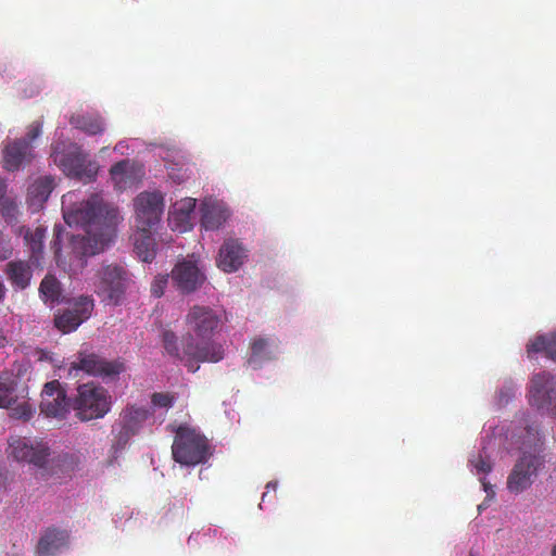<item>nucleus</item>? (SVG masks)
Listing matches in <instances>:
<instances>
[{
	"label": "nucleus",
	"instance_id": "f03ea898",
	"mask_svg": "<svg viewBox=\"0 0 556 556\" xmlns=\"http://www.w3.org/2000/svg\"><path fill=\"white\" fill-rule=\"evenodd\" d=\"M220 316L212 307L195 304L186 314L187 333L184 336V354L188 359L217 363L224 358L223 346L211 338L219 328Z\"/></svg>",
	"mask_w": 556,
	"mask_h": 556
},
{
	"label": "nucleus",
	"instance_id": "c756f323",
	"mask_svg": "<svg viewBox=\"0 0 556 556\" xmlns=\"http://www.w3.org/2000/svg\"><path fill=\"white\" fill-rule=\"evenodd\" d=\"M269 358L267 353V340L263 338L255 339L251 344V356L249 364L253 365L258 363L261 359Z\"/></svg>",
	"mask_w": 556,
	"mask_h": 556
},
{
	"label": "nucleus",
	"instance_id": "ddd939ff",
	"mask_svg": "<svg viewBox=\"0 0 556 556\" xmlns=\"http://www.w3.org/2000/svg\"><path fill=\"white\" fill-rule=\"evenodd\" d=\"M9 455L17 462H26L37 467H43L49 456V448L42 443L34 444L21 437L9 439Z\"/></svg>",
	"mask_w": 556,
	"mask_h": 556
},
{
	"label": "nucleus",
	"instance_id": "473e14b6",
	"mask_svg": "<svg viewBox=\"0 0 556 556\" xmlns=\"http://www.w3.org/2000/svg\"><path fill=\"white\" fill-rule=\"evenodd\" d=\"M195 207V200L194 199H186L180 203V206L176 208V212L174 213V218L177 217L180 218L182 223H187L189 219V214L193 212Z\"/></svg>",
	"mask_w": 556,
	"mask_h": 556
},
{
	"label": "nucleus",
	"instance_id": "aec40b11",
	"mask_svg": "<svg viewBox=\"0 0 556 556\" xmlns=\"http://www.w3.org/2000/svg\"><path fill=\"white\" fill-rule=\"evenodd\" d=\"M200 211L201 225L206 230L218 229L229 217L228 210L223 204L212 200L203 201Z\"/></svg>",
	"mask_w": 556,
	"mask_h": 556
},
{
	"label": "nucleus",
	"instance_id": "4c0bfd02",
	"mask_svg": "<svg viewBox=\"0 0 556 556\" xmlns=\"http://www.w3.org/2000/svg\"><path fill=\"white\" fill-rule=\"evenodd\" d=\"M55 230H56V235H55V240L53 242V249H54L56 260L60 261V248L58 247V244L60 241L61 232L56 228H55Z\"/></svg>",
	"mask_w": 556,
	"mask_h": 556
},
{
	"label": "nucleus",
	"instance_id": "412c9836",
	"mask_svg": "<svg viewBox=\"0 0 556 556\" xmlns=\"http://www.w3.org/2000/svg\"><path fill=\"white\" fill-rule=\"evenodd\" d=\"M155 229H137L134 235V251L146 263H150L156 255V243L153 238Z\"/></svg>",
	"mask_w": 556,
	"mask_h": 556
},
{
	"label": "nucleus",
	"instance_id": "6e6552de",
	"mask_svg": "<svg viewBox=\"0 0 556 556\" xmlns=\"http://www.w3.org/2000/svg\"><path fill=\"white\" fill-rule=\"evenodd\" d=\"M126 369L125 363L121 359L108 361L103 356L80 351L76 359L71 363L70 372L84 371L85 374L103 380H114Z\"/></svg>",
	"mask_w": 556,
	"mask_h": 556
},
{
	"label": "nucleus",
	"instance_id": "c85d7f7f",
	"mask_svg": "<svg viewBox=\"0 0 556 556\" xmlns=\"http://www.w3.org/2000/svg\"><path fill=\"white\" fill-rule=\"evenodd\" d=\"M45 232L43 228L37 227L34 231H27L24 237L34 258H38V255L42 252Z\"/></svg>",
	"mask_w": 556,
	"mask_h": 556
},
{
	"label": "nucleus",
	"instance_id": "a878e982",
	"mask_svg": "<svg viewBox=\"0 0 556 556\" xmlns=\"http://www.w3.org/2000/svg\"><path fill=\"white\" fill-rule=\"evenodd\" d=\"M162 341L166 353L175 357L177 359L184 361L186 359V366L189 371L195 372L199 369V366L195 365V361L188 359V357L184 354V339L181 340V348L178 342V338L172 330H165L162 336Z\"/></svg>",
	"mask_w": 556,
	"mask_h": 556
},
{
	"label": "nucleus",
	"instance_id": "ea45409f",
	"mask_svg": "<svg viewBox=\"0 0 556 556\" xmlns=\"http://www.w3.org/2000/svg\"><path fill=\"white\" fill-rule=\"evenodd\" d=\"M7 344V339L5 337L3 336L2 331L0 330V349L1 348H4Z\"/></svg>",
	"mask_w": 556,
	"mask_h": 556
},
{
	"label": "nucleus",
	"instance_id": "c9c22d12",
	"mask_svg": "<svg viewBox=\"0 0 556 556\" xmlns=\"http://www.w3.org/2000/svg\"><path fill=\"white\" fill-rule=\"evenodd\" d=\"M41 130H42V123L39 121L33 122L28 126V130H27L25 139L29 142V144H31V141H34L41 135Z\"/></svg>",
	"mask_w": 556,
	"mask_h": 556
},
{
	"label": "nucleus",
	"instance_id": "7ed1b4c3",
	"mask_svg": "<svg viewBox=\"0 0 556 556\" xmlns=\"http://www.w3.org/2000/svg\"><path fill=\"white\" fill-rule=\"evenodd\" d=\"M542 445L539 426H527L519 447L521 455L516 460L507 478V489L509 492L519 494L533 484L545 463L542 455Z\"/></svg>",
	"mask_w": 556,
	"mask_h": 556
},
{
	"label": "nucleus",
	"instance_id": "f8f14e48",
	"mask_svg": "<svg viewBox=\"0 0 556 556\" xmlns=\"http://www.w3.org/2000/svg\"><path fill=\"white\" fill-rule=\"evenodd\" d=\"M170 278L176 289L182 294L197 291L206 280L205 274L199 268L195 261L182 260L172 269Z\"/></svg>",
	"mask_w": 556,
	"mask_h": 556
},
{
	"label": "nucleus",
	"instance_id": "cd10ccee",
	"mask_svg": "<svg viewBox=\"0 0 556 556\" xmlns=\"http://www.w3.org/2000/svg\"><path fill=\"white\" fill-rule=\"evenodd\" d=\"M39 293L45 303H59L62 295L59 280L52 275H47L40 282Z\"/></svg>",
	"mask_w": 556,
	"mask_h": 556
},
{
	"label": "nucleus",
	"instance_id": "5701e85b",
	"mask_svg": "<svg viewBox=\"0 0 556 556\" xmlns=\"http://www.w3.org/2000/svg\"><path fill=\"white\" fill-rule=\"evenodd\" d=\"M70 123L76 129H79L89 136L101 135L105 129L104 119L98 113L73 115Z\"/></svg>",
	"mask_w": 556,
	"mask_h": 556
},
{
	"label": "nucleus",
	"instance_id": "b1692460",
	"mask_svg": "<svg viewBox=\"0 0 556 556\" xmlns=\"http://www.w3.org/2000/svg\"><path fill=\"white\" fill-rule=\"evenodd\" d=\"M12 286L17 289H25L29 286L33 270L28 262L11 261L7 264L5 270Z\"/></svg>",
	"mask_w": 556,
	"mask_h": 556
},
{
	"label": "nucleus",
	"instance_id": "9d476101",
	"mask_svg": "<svg viewBox=\"0 0 556 556\" xmlns=\"http://www.w3.org/2000/svg\"><path fill=\"white\" fill-rule=\"evenodd\" d=\"M136 228L155 229L164 211V198L160 191L141 192L134 200Z\"/></svg>",
	"mask_w": 556,
	"mask_h": 556
},
{
	"label": "nucleus",
	"instance_id": "c03bdc74",
	"mask_svg": "<svg viewBox=\"0 0 556 556\" xmlns=\"http://www.w3.org/2000/svg\"><path fill=\"white\" fill-rule=\"evenodd\" d=\"M552 556H556V544L554 545V547L552 549Z\"/></svg>",
	"mask_w": 556,
	"mask_h": 556
},
{
	"label": "nucleus",
	"instance_id": "423d86ee",
	"mask_svg": "<svg viewBox=\"0 0 556 556\" xmlns=\"http://www.w3.org/2000/svg\"><path fill=\"white\" fill-rule=\"evenodd\" d=\"M111 407V395L94 382L80 384L74 399L73 408L83 421L104 417Z\"/></svg>",
	"mask_w": 556,
	"mask_h": 556
},
{
	"label": "nucleus",
	"instance_id": "393cba45",
	"mask_svg": "<svg viewBox=\"0 0 556 556\" xmlns=\"http://www.w3.org/2000/svg\"><path fill=\"white\" fill-rule=\"evenodd\" d=\"M536 353H544L547 358L556 362V331L538 336L529 341L527 344L528 357L531 358Z\"/></svg>",
	"mask_w": 556,
	"mask_h": 556
},
{
	"label": "nucleus",
	"instance_id": "e433bc0d",
	"mask_svg": "<svg viewBox=\"0 0 556 556\" xmlns=\"http://www.w3.org/2000/svg\"><path fill=\"white\" fill-rule=\"evenodd\" d=\"M12 255V247L9 239L0 233V261L8 260Z\"/></svg>",
	"mask_w": 556,
	"mask_h": 556
},
{
	"label": "nucleus",
	"instance_id": "9b49d317",
	"mask_svg": "<svg viewBox=\"0 0 556 556\" xmlns=\"http://www.w3.org/2000/svg\"><path fill=\"white\" fill-rule=\"evenodd\" d=\"M40 410L47 417L63 419L70 413V400L60 381L52 380L41 391Z\"/></svg>",
	"mask_w": 556,
	"mask_h": 556
},
{
	"label": "nucleus",
	"instance_id": "a211bd4d",
	"mask_svg": "<svg viewBox=\"0 0 556 556\" xmlns=\"http://www.w3.org/2000/svg\"><path fill=\"white\" fill-rule=\"evenodd\" d=\"M110 176L114 187L119 191H124L134 187L140 180L142 170L135 162L126 159L111 167Z\"/></svg>",
	"mask_w": 556,
	"mask_h": 556
},
{
	"label": "nucleus",
	"instance_id": "7c9ffc66",
	"mask_svg": "<svg viewBox=\"0 0 556 556\" xmlns=\"http://www.w3.org/2000/svg\"><path fill=\"white\" fill-rule=\"evenodd\" d=\"M16 405H12L11 408V417L24 421H28L34 416L35 409L33 405L28 401H23L21 403H15Z\"/></svg>",
	"mask_w": 556,
	"mask_h": 556
},
{
	"label": "nucleus",
	"instance_id": "72a5a7b5",
	"mask_svg": "<svg viewBox=\"0 0 556 556\" xmlns=\"http://www.w3.org/2000/svg\"><path fill=\"white\" fill-rule=\"evenodd\" d=\"M470 464L476 469L477 473H489L492 470V463L488 456H483L481 453L473 456L470 459Z\"/></svg>",
	"mask_w": 556,
	"mask_h": 556
},
{
	"label": "nucleus",
	"instance_id": "37998d69",
	"mask_svg": "<svg viewBox=\"0 0 556 556\" xmlns=\"http://www.w3.org/2000/svg\"><path fill=\"white\" fill-rule=\"evenodd\" d=\"M275 486H276V484H274V483H271V482L267 483V485H266V488H267V489H269V488H270V489H274Z\"/></svg>",
	"mask_w": 556,
	"mask_h": 556
},
{
	"label": "nucleus",
	"instance_id": "20e7f679",
	"mask_svg": "<svg viewBox=\"0 0 556 556\" xmlns=\"http://www.w3.org/2000/svg\"><path fill=\"white\" fill-rule=\"evenodd\" d=\"M172 454L175 462L186 466H195L208 459L210 443L206 437L197 429L180 425L175 433Z\"/></svg>",
	"mask_w": 556,
	"mask_h": 556
},
{
	"label": "nucleus",
	"instance_id": "0eeeda50",
	"mask_svg": "<svg viewBox=\"0 0 556 556\" xmlns=\"http://www.w3.org/2000/svg\"><path fill=\"white\" fill-rule=\"evenodd\" d=\"M96 292L109 304L122 302L129 280L128 271L121 265H102L96 274Z\"/></svg>",
	"mask_w": 556,
	"mask_h": 556
},
{
	"label": "nucleus",
	"instance_id": "f3484780",
	"mask_svg": "<svg viewBox=\"0 0 556 556\" xmlns=\"http://www.w3.org/2000/svg\"><path fill=\"white\" fill-rule=\"evenodd\" d=\"M70 544V532L56 527L42 530L36 546L38 556H55Z\"/></svg>",
	"mask_w": 556,
	"mask_h": 556
},
{
	"label": "nucleus",
	"instance_id": "dca6fc26",
	"mask_svg": "<svg viewBox=\"0 0 556 556\" xmlns=\"http://www.w3.org/2000/svg\"><path fill=\"white\" fill-rule=\"evenodd\" d=\"M34 157L33 147L26 139H15L4 144L2 150L3 167L9 172L18 170Z\"/></svg>",
	"mask_w": 556,
	"mask_h": 556
},
{
	"label": "nucleus",
	"instance_id": "4468645a",
	"mask_svg": "<svg viewBox=\"0 0 556 556\" xmlns=\"http://www.w3.org/2000/svg\"><path fill=\"white\" fill-rule=\"evenodd\" d=\"M93 300L90 296H79L72 308L64 311L55 316L54 325L63 333L76 330L85 320H87L93 311Z\"/></svg>",
	"mask_w": 556,
	"mask_h": 556
},
{
	"label": "nucleus",
	"instance_id": "2eb2a0df",
	"mask_svg": "<svg viewBox=\"0 0 556 556\" xmlns=\"http://www.w3.org/2000/svg\"><path fill=\"white\" fill-rule=\"evenodd\" d=\"M152 416V412L135 404L127 405L121 413L122 430L118 433V443L126 444L143 427L144 422Z\"/></svg>",
	"mask_w": 556,
	"mask_h": 556
},
{
	"label": "nucleus",
	"instance_id": "79ce46f5",
	"mask_svg": "<svg viewBox=\"0 0 556 556\" xmlns=\"http://www.w3.org/2000/svg\"><path fill=\"white\" fill-rule=\"evenodd\" d=\"M275 486H276V484H274V483H271V482L267 483V485H266V488H267V489H269V488H270V489H274Z\"/></svg>",
	"mask_w": 556,
	"mask_h": 556
},
{
	"label": "nucleus",
	"instance_id": "39448f33",
	"mask_svg": "<svg viewBox=\"0 0 556 556\" xmlns=\"http://www.w3.org/2000/svg\"><path fill=\"white\" fill-rule=\"evenodd\" d=\"M53 162L68 176L89 182L96 179L99 165L87 160L80 148L74 143L58 142L51 154Z\"/></svg>",
	"mask_w": 556,
	"mask_h": 556
},
{
	"label": "nucleus",
	"instance_id": "f257e3e1",
	"mask_svg": "<svg viewBox=\"0 0 556 556\" xmlns=\"http://www.w3.org/2000/svg\"><path fill=\"white\" fill-rule=\"evenodd\" d=\"M67 195L63 197V217L68 226H81L86 236H72L71 247L76 257L92 256L111 243L118 212L104 203L100 194H91L88 200L72 208L65 207Z\"/></svg>",
	"mask_w": 556,
	"mask_h": 556
},
{
	"label": "nucleus",
	"instance_id": "a19ab883",
	"mask_svg": "<svg viewBox=\"0 0 556 556\" xmlns=\"http://www.w3.org/2000/svg\"><path fill=\"white\" fill-rule=\"evenodd\" d=\"M5 294V288L3 283L0 281V301L4 298Z\"/></svg>",
	"mask_w": 556,
	"mask_h": 556
},
{
	"label": "nucleus",
	"instance_id": "1a4fd4ad",
	"mask_svg": "<svg viewBox=\"0 0 556 556\" xmlns=\"http://www.w3.org/2000/svg\"><path fill=\"white\" fill-rule=\"evenodd\" d=\"M529 402L539 410L556 417V377L547 371L534 374L530 381Z\"/></svg>",
	"mask_w": 556,
	"mask_h": 556
},
{
	"label": "nucleus",
	"instance_id": "a18cd8bd",
	"mask_svg": "<svg viewBox=\"0 0 556 556\" xmlns=\"http://www.w3.org/2000/svg\"><path fill=\"white\" fill-rule=\"evenodd\" d=\"M469 556H475V554L472 552H470Z\"/></svg>",
	"mask_w": 556,
	"mask_h": 556
},
{
	"label": "nucleus",
	"instance_id": "bb28decb",
	"mask_svg": "<svg viewBox=\"0 0 556 556\" xmlns=\"http://www.w3.org/2000/svg\"><path fill=\"white\" fill-rule=\"evenodd\" d=\"M18 400L17 379L10 372L0 374V408H9Z\"/></svg>",
	"mask_w": 556,
	"mask_h": 556
},
{
	"label": "nucleus",
	"instance_id": "4be33fe9",
	"mask_svg": "<svg viewBox=\"0 0 556 556\" xmlns=\"http://www.w3.org/2000/svg\"><path fill=\"white\" fill-rule=\"evenodd\" d=\"M54 189V179L51 176H45L36 179L27 191V201L29 205L38 211L48 200L50 193Z\"/></svg>",
	"mask_w": 556,
	"mask_h": 556
},
{
	"label": "nucleus",
	"instance_id": "58836bf2",
	"mask_svg": "<svg viewBox=\"0 0 556 556\" xmlns=\"http://www.w3.org/2000/svg\"><path fill=\"white\" fill-rule=\"evenodd\" d=\"M5 191H7L5 181L2 178H0V199H2L4 197Z\"/></svg>",
	"mask_w": 556,
	"mask_h": 556
},
{
	"label": "nucleus",
	"instance_id": "6ab92c4d",
	"mask_svg": "<svg viewBox=\"0 0 556 556\" xmlns=\"http://www.w3.org/2000/svg\"><path fill=\"white\" fill-rule=\"evenodd\" d=\"M245 257L242 244L238 240L228 239L219 249L217 266L225 273H233L243 264Z\"/></svg>",
	"mask_w": 556,
	"mask_h": 556
},
{
	"label": "nucleus",
	"instance_id": "2f4dec72",
	"mask_svg": "<svg viewBox=\"0 0 556 556\" xmlns=\"http://www.w3.org/2000/svg\"><path fill=\"white\" fill-rule=\"evenodd\" d=\"M176 401V396L169 392H154L151 395V403L154 407L170 408Z\"/></svg>",
	"mask_w": 556,
	"mask_h": 556
},
{
	"label": "nucleus",
	"instance_id": "f704fd0d",
	"mask_svg": "<svg viewBox=\"0 0 556 556\" xmlns=\"http://www.w3.org/2000/svg\"><path fill=\"white\" fill-rule=\"evenodd\" d=\"M168 276L156 277L151 287V292L154 296L160 298L164 294V289L167 286Z\"/></svg>",
	"mask_w": 556,
	"mask_h": 556
}]
</instances>
